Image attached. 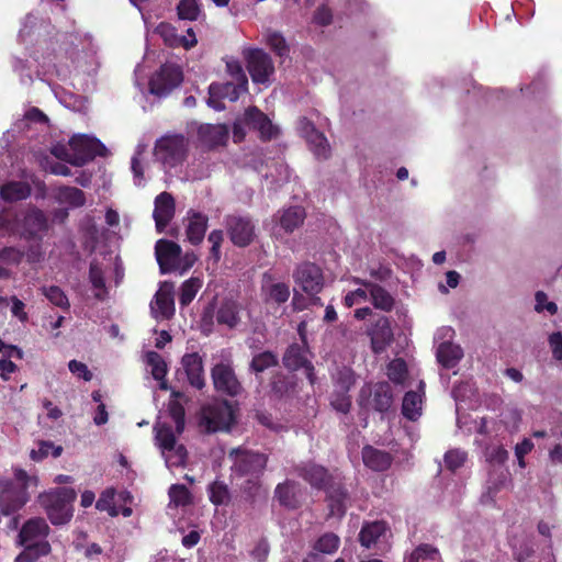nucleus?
I'll return each mask as SVG.
<instances>
[{
	"instance_id": "obj_35",
	"label": "nucleus",
	"mask_w": 562,
	"mask_h": 562,
	"mask_svg": "<svg viewBox=\"0 0 562 562\" xmlns=\"http://www.w3.org/2000/svg\"><path fill=\"white\" fill-rule=\"evenodd\" d=\"M422 395L417 392L409 391L403 398L402 413L406 418L415 420L422 415Z\"/></svg>"
},
{
	"instance_id": "obj_17",
	"label": "nucleus",
	"mask_w": 562,
	"mask_h": 562,
	"mask_svg": "<svg viewBox=\"0 0 562 562\" xmlns=\"http://www.w3.org/2000/svg\"><path fill=\"white\" fill-rule=\"evenodd\" d=\"M212 378L215 389L220 392L237 395L241 390L233 368L227 363L216 364L212 370Z\"/></svg>"
},
{
	"instance_id": "obj_52",
	"label": "nucleus",
	"mask_w": 562,
	"mask_h": 562,
	"mask_svg": "<svg viewBox=\"0 0 562 562\" xmlns=\"http://www.w3.org/2000/svg\"><path fill=\"white\" fill-rule=\"evenodd\" d=\"M162 456L165 458L166 465L169 469H172L184 464L187 451L183 446L178 445L170 450H166V453H162Z\"/></svg>"
},
{
	"instance_id": "obj_11",
	"label": "nucleus",
	"mask_w": 562,
	"mask_h": 562,
	"mask_svg": "<svg viewBox=\"0 0 562 562\" xmlns=\"http://www.w3.org/2000/svg\"><path fill=\"white\" fill-rule=\"evenodd\" d=\"M454 330L451 327H441L437 330L435 339L439 342L436 357L438 362L446 369L454 368L463 357V350L459 345L452 344Z\"/></svg>"
},
{
	"instance_id": "obj_34",
	"label": "nucleus",
	"mask_w": 562,
	"mask_h": 562,
	"mask_svg": "<svg viewBox=\"0 0 562 562\" xmlns=\"http://www.w3.org/2000/svg\"><path fill=\"white\" fill-rule=\"evenodd\" d=\"M373 406L379 412H386L393 403V393L386 382L378 383L373 390Z\"/></svg>"
},
{
	"instance_id": "obj_30",
	"label": "nucleus",
	"mask_w": 562,
	"mask_h": 562,
	"mask_svg": "<svg viewBox=\"0 0 562 562\" xmlns=\"http://www.w3.org/2000/svg\"><path fill=\"white\" fill-rule=\"evenodd\" d=\"M247 86L235 82L212 83L209 88V92H211L212 95H220L222 99L235 102L239 99L240 94L247 91Z\"/></svg>"
},
{
	"instance_id": "obj_50",
	"label": "nucleus",
	"mask_w": 562,
	"mask_h": 562,
	"mask_svg": "<svg viewBox=\"0 0 562 562\" xmlns=\"http://www.w3.org/2000/svg\"><path fill=\"white\" fill-rule=\"evenodd\" d=\"M278 363L277 356L270 351L256 355L250 362V370L255 373L263 372L266 369L274 367Z\"/></svg>"
},
{
	"instance_id": "obj_46",
	"label": "nucleus",
	"mask_w": 562,
	"mask_h": 562,
	"mask_svg": "<svg viewBox=\"0 0 562 562\" xmlns=\"http://www.w3.org/2000/svg\"><path fill=\"white\" fill-rule=\"evenodd\" d=\"M41 292L52 304L64 310L69 308L68 297L59 286H42Z\"/></svg>"
},
{
	"instance_id": "obj_24",
	"label": "nucleus",
	"mask_w": 562,
	"mask_h": 562,
	"mask_svg": "<svg viewBox=\"0 0 562 562\" xmlns=\"http://www.w3.org/2000/svg\"><path fill=\"white\" fill-rule=\"evenodd\" d=\"M283 363L290 370L304 368L310 381L314 382L313 366L306 360L305 352L301 347L290 346L283 356Z\"/></svg>"
},
{
	"instance_id": "obj_49",
	"label": "nucleus",
	"mask_w": 562,
	"mask_h": 562,
	"mask_svg": "<svg viewBox=\"0 0 562 562\" xmlns=\"http://www.w3.org/2000/svg\"><path fill=\"white\" fill-rule=\"evenodd\" d=\"M63 448L60 446H55L50 441H41L36 449L31 450L30 457L34 461H41L48 456H53L57 458L61 454Z\"/></svg>"
},
{
	"instance_id": "obj_29",
	"label": "nucleus",
	"mask_w": 562,
	"mask_h": 562,
	"mask_svg": "<svg viewBox=\"0 0 562 562\" xmlns=\"http://www.w3.org/2000/svg\"><path fill=\"white\" fill-rule=\"evenodd\" d=\"M404 562H442L439 550L428 543L416 547L412 552L405 554Z\"/></svg>"
},
{
	"instance_id": "obj_64",
	"label": "nucleus",
	"mask_w": 562,
	"mask_h": 562,
	"mask_svg": "<svg viewBox=\"0 0 562 562\" xmlns=\"http://www.w3.org/2000/svg\"><path fill=\"white\" fill-rule=\"evenodd\" d=\"M549 344L552 350L553 358L557 360H562V334H551L549 337Z\"/></svg>"
},
{
	"instance_id": "obj_21",
	"label": "nucleus",
	"mask_w": 562,
	"mask_h": 562,
	"mask_svg": "<svg viewBox=\"0 0 562 562\" xmlns=\"http://www.w3.org/2000/svg\"><path fill=\"white\" fill-rule=\"evenodd\" d=\"M261 293L266 302L281 304L289 300V285L274 282L269 274H265L261 284Z\"/></svg>"
},
{
	"instance_id": "obj_31",
	"label": "nucleus",
	"mask_w": 562,
	"mask_h": 562,
	"mask_svg": "<svg viewBox=\"0 0 562 562\" xmlns=\"http://www.w3.org/2000/svg\"><path fill=\"white\" fill-rule=\"evenodd\" d=\"M55 198L58 203L67 204L71 207H80L86 202L82 190L75 187H60L56 190Z\"/></svg>"
},
{
	"instance_id": "obj_27",
	"label": "nucleus",
	"mask_w": 562,
	"mask_h": 562,
	"mask_svg": "<svg viewBox=\"0 0 562 562\" xmlns=\"http://www.w3.org/2000/svg\"><path fill=\"white\" fill-rule=\"evenodd\" d=\"M356 282L368 288V297L371 299V302L374 305V307L383 311H390L392 308L394 303L393 297L382 286L371 282H363L360 280H357Z\"/></svg>"
},
{
	"instance_id": "obj_48",
	"label": "nucleus",
	"mask_w": 562,
	"mask_h": 562,
	"mask_svg": "<svg viewBox=\"0 0 562 562\" xmlns=\"http://www.w3.org/2000/svg\"><path fill=\"white\" fill-rule=\"evenodd\" d=\"M155 32L162 38L166 45L170 47L181 46V42L183 40L180 38V35L177 33L176 29L171 24L161 22L157 25Z\"/></svg>"
},
{
	"instance_id": "obj_10",
	"label": "nucleus",
	"mask_w": 562,
	"mask_h": 562,
	"mask_svg": "<svg viewBox=\"0 0 562 562\" xmlns=\"http://www.w3.org/2000/svg\"><path fill=\"white\" fill-rule=\"evenodd\" d=\"M68 146L72 151L71 164L82 166L95 156H105V146L97 138L88 135H75Z\"/></svg>"
},
{
	"instance_id": "obj_42",
	"label": "nucleus",
	"mask_w": 562,
	"mask_h": 562,
	"mask_svg": "<svg viewBox=\"0 0 562 562\" xmlns=\"http://www.w3.org/2000/svg\"><path fill=\"white\" fill-rule=\"evenodd\" d=\"M274 494L281 505L291 508L296 507L297 498L296 486L294 483L286 482L283 484H279L276 488Z\"/></svg>"
},
{
	"instance_id": "obj_43",
	"label": "nucleus",
	"mask_w": 562,
	"mask_h": 562,
	"mask_svg": "<svg viewBox=\"0 0 562 562\" xmlns=\"http://www.w3.org/2000/svg\"><path fill=\"white\" fill-rule=\"evenodd\" d=\"M265 43L280 57L286 56L289 46L285 38L281 33L272 30H267L263 34Z\"/></svg>"
},
{
	"instance_id": "obj_2",
	"label": "nucleus",
	"mask_w": 562,
	"mask_h": 562,
	"mask_svg": "<svg viewBox=\"0 0 562 562\" xmlns=\"http://www.w3.org/2000/svg\"><path fill=\"white\" fill-rule=\"evenodd\" d=\"M48 525L43 518L30 519L20 531L21 543L24 551L18 555L16 562H32L41 555H46L50 546L44 539L48 533Z\"/></svg>"
},
{
	"instance_id": "obj_5",
	"label": "nucleus",
	"mask_w": 562,
	"mask_h": 562,
	"mask_svg": "<svg viewBox=\"0 0 562 562\" xmlns=\"http://www.w3.org/2000/svg\"><path fill=\"white\" fill-rule=\"evenodd\" d=\"M246 126L258 131L262 139H271L279 133L278 127L273 125L268 116L256 106L248 108L243 117L235 121L233 127V137L235 142H241L244 139Z\"/></svg>"
},
{
	"instance_id": "obj_36",
	"label": "nucleus",
	"mask_w": 562,
	"mask_h": 562,
	"mask_svg": "<svg viewBox=\"0 0 562 562\" xmlns=\"http://www.w3.org/2000/svg\"><path fill=\"white\" fill-rule=\"evenodd\" d=\"M216 321L229 328L235 327L239 322L237 303L234 301L223 302L216 313Z\"/></svg>"
},
{
	"instance_id": "obj_58",
	"label": "nucleus",
	"mask_w": 562,
	"mask_h": 562,
	"mask_svg": "<svg viewBox=\"0 0 562 562\" xmlns=\"http://www.w3.org/2000/svg\"><path fill=\"white\" fill-rule=\"evenodd\" d=\"M24 257V250L18 247H4L0 250V260L7 265L16 266Z\"/></svg>"
},
{
	"instance_id": "obj_8",
	"label": "nucleus",
	"mask_w": 562,
	"mask_h": 562,
	"mask_svg": "<svg viewBox=\"0 0 562 562\" xmlns=\"http://www.w3.org/2000/svg\"><path fill=\"white\" fill-rule=\"evenodd\" d=\"M234 418L233 407L226 401H216L202 408L200 426L207 432L228 430Z\"/></svg>"
},
{
	"instance_id": "obj_12",
	"label": "nucleus",
	"mask_w": 562,
	"mask_h": 562,
	"mask_svg": "<svg viewBox=\"0 0 562 562\" xmlns=\"http://www.w3.org/2000/svg\"><path fill=\"white\" fill-rule=\"evenodd\" d=\"M182 71L179 66L175 64H165L151 77L149 81L150 93L165 97L177 88L182 81Z\"/></svg>"
},
{
	"instance_id": "obj_39",
	"label": "nucleus",
	"mask_w": 562,
	"mask_h": 562,
	"mask_svg": "<svg viewBox=\"0 0 562 562\" xmlns=\"http://www.w3.org/2000/svg\"><path fill=\"white\" fill-rule=\"evenodd\" d=\"M46 217L40 210H31L24 216V231L29 235H36L46 228Z\"/></svg>"
},
{
	"instance_id": "obj_6",
	"label": "nucleus",
	"mask_w": 562,
	"mask_h": 562,
	"mask_svg": "<svg viewBox=\"0 0 562 562\" xmlns=\"http://www.w3.org/2000/svg\"><path fill=\"white\" fill-rule=\"evenodd\" d=\"M228 458L232 461V473L238 477L257 479L266 468L267 457L259 452L243 448L232 449Z\"/></svg>"
},
{
	"instance_id": "obj_22",
	"label": "nucleus",
	"mask_w": 562,
	"mask_h": 562,
	"mask_svg": "<svg viewBox=\"0 0 562 562\" xmlns=\"http://www.w3.org/2000/svg\"><path fill=\"white\" fill-rule=\"evenodd\" d=\"M109 268V263L93 259L89 268V281L94 293V297L103 301L108 296L104 273Z\"/></svg>"
},
{
	"instance_id": "obj_38",
	"label": "nucleus",
	"mask_w": 562,
	"mask_h": 562,
	"mask_svg": "<svg viewBox=\"0 0 562 562\" xmlns=\"http://www.w3.org/2000/svg\"><path fill=\"white\" fill-rule=\"evenodd\" d=\"M148 366L151 368L154 379L160 381V389L167 390V383L164 380L167 373V366L161 356L155 351H149L146 355Z\"/></svg>"
},
{
	"instance_id": "obj_26",
	"label": "nucleus",
	"mask_w": 562,
	"mask_h": 562,
	"mask_svg": "<svg viewBox=\"0 0 562 562\" xmlns=\"http://www.w3.org/2000/svg\"><path fill=\"white\" fill-rule=\"evenodd\" d=\"M362 460L368 468L374 471H384L392 462V458L387 452L375 449L371 446L363 448Z\"/></svg>"
},
{
	"instance_id": "obj_44",
	"label": "nucleus",
	"mask_w": 562,
	"mask_h": 562,
	"mask_svg": "<svg viewBox=\"0 0 562 562\" xmlns=\"http://www.w3.org/2000/svg\"><path fill=\"white\" fill-rule=\"evenodd\" d=\"M203 281L200 278L192 277L181 285L179 302L182 306L189 305L201 289Z\"/></svg>"
},
{
	"instance_id": "obj_9",
	"label": "nucleus",
	"mask_w": 562,
	"mask_h": 562,
	"mask_svg": "<svg viewBox=\"0 0 562 562\" xmlns=\"http://www.w3.org/2000/svg\"><path fill=\"white\" fill-rule=\"evenodd\" d=\"M187 153V140L182 135H168L161 137L155 146L157 160L168 167L180 164Z\"/></svg>"
},
{
	"instance_id": "obj_62",
	"label": "nucleus",
	"mask_w": 562,
	"mask_h": 562,
	"mask_svg": "<svg viewBox=\"0 0 562 562\" xmlns=\"http://www.w3.org/2000/svg\"><path fill=\"white\" fill-rule=\"evenodd\" d=\"M69 371L77 375L78 378L83 379L85 381H90L92 379V373L89 371L87 364L83 362L71 360L68 363Z\"/></svg>"
},
{
	"instance_id": "obj_56",
	"label": "nucleus",
	"mask_w": 562,
	"mask_h": 562,
	"mask_svg": "<svg viewBox=\"0 0 562 562\" xmlns=\"http://www.w3.org/2000/svg\"><path fill=\"white\" fill-rule=\"evenodd\" d=\"M168 409L172 420L175 422L177 432L181 434L184 429L183 406L177 400H172L169 403Z\"/></svg>"
},
{
	"instance_id": "obj_57",
	"label": "nucleus",
	"mask_w": 562,
	"mask_h": 562,
	"mask_svg": "<svg viewBox=\"0 0 562 562\" xmlns=\"http://www.w3.org/2000/svg\"><path fill=\"white\" fill-rule=\"evenodd\" d=\"M467 452L460 449L449 450L445 454L446 467L451 471H456L459 468H461L464 464Z\"/></svg>"
},
{
	"instance_id": "obj_3",
	"label": "nucleus",
	"mask_w": 562,
	"mask_h": 562,
	"mask_svg": "<svg viewBox=\"0 0 562 562\" xmlns=\"http://www.w3.org/2000/svg\"><path fill=\"white\" fill-rule=\"evenodd\" d=\"M302 476L316 488L326 487L328 507L331 516L341 517L346 510L347 494L340 483L327 485V472L321 465L311 464L302 470Z\"/></svg>"
},
{
	"instance_id": "obj_20",
	"label": "nucleus",
	"mask_w": 562,
	"mask_h": 562,
	"mask_svg": "<svg viewBox=\"0 0 562 562\" xmlns=\"http://www.w3.org/2000/svg\"><path fill=\"white\" fill-rule=\"evenodd\" d=\"M369 336L371 337L373 351L375 353L384 351L393 340V331L390 321L386 317L379 318L369 330Z\"/></svg>"
},
{
	"instance_id": "obj_16",
	"label": "nucleus",
	"mask_w": 562,
	"mask_h": 562,
	"mask_svg": "<svg viewBox=\"0 0 562 562\" xmlns=\"http://www.w3.org/2000/svg\"><path fill=\"white\" fill-rule=\"evenodd\" d=\"M151 314L155 318L168 319L175 314L173 284L164 282L150 303Z\"/></svg>"
},
{
	"instance_id": "obj_41",
	"label": "nucleus",
	"mask_w": 562,
	"mask_h": 562,
	"mask_svg": "<svg viewBox=\"0 0 562 562\" xmlns=\"http://www.w3.org/2000/svg\"><path fill=\"white\" fill-rule=\"evenodd\" d=\"M180 20L196 21L202 14L200 0H181L177 5Z\"/></svg>"
},
{
	"instance_id": "obj_47",
	"label": "nucleus",
	"mask_w": 562,
	"mask_h": 562,
	"mask_svg": "<svg viewBox=\"0 0 562 562\" xmlns=\"http://www.w3.org/2000/svg\"><path fill=\"white\" fill-rule=\"evenodd\" d=\"M339 544V537L333 532H327L316 540L314 549L321 553L333 554L338 550Z\"/></svg>"
},
{
	"instance_id": "obj_15",
	"label": "nucleus",
	"mask_w": 562,
	"mask_h": 562,
	"mask_svg": "<svg viewBox=\"0 0 562 562\" xmlns=\"http://www.w3.org/2000/svg\"><path fill=\"white\" fill-rule=\"evenodd\" d=\"M297 130L318 158H327L329 156L330 148L327 138L314 127L310 120L306 117L300 119Z\"/></svg>"
},
{
	"instance_id": "obj_60",
	"label": "nucleus",
	"mask_w": 562,
	"mask_h": 562,
	"mask_svg": "<svg viewBox=\"0 0 562 562\" xmlns=\"http://www.w3.org/2000/svg\"><path fill=\"white\" fill-rule=\"evenodd\" d=\"M209 241L212 244L211 247V258L214 263H217L221 258V245L223 241V232L222 231H213L209 235Z\"/></svg>"
},
{
	"instance_id": "obj_1",
	"label": "nucleus",
	"mask_w": 562,
	"mask_h": 562,
	"mask_svg": "<svg viewBox=\"0 0 562 562\" xmlns=\"http://www.w3.org/2000/svg\"><path fill=\"white\" fill-rule=\"evenodd\" d=\"M13 474V480L0 477V506L5 515L23 507L29 501L27 488L37 486V479L24 470L15 468Z\"/></svg>"
},
{
	"instance_id": "obj_23",
	"label": "nucleus",
	"mask_w": 562,
	"mask_h": 562,
	"mask_svg": "<svg viewBox=\"0 0 562 562\" xmlns=\"http://www.w3.org/2000/svg\"><path fill=\"white\" fill-rule=\"evenodd\" d=\"M181 364L186 371L189 383L201 390L205 384L201 357L195 352L187 353L182 357Z\"/></svg>"
},
{
	"instance_id": "obj_55",
	"label": "nucleus",
	"mask_w": 562,
	"mask_h": 562,
	"mask_svg": "<svg viewBox=\"0 0 562 562\" xmlns=\"http://www.w3.org/2000/svg\"><path fill=\"white\" fill-rule=\"evenodd\" d=\"M169 497L176 506H186L190 503V492L184 485H172L169 488Z\"/></svg>"
},
{
	"instance_id": "obj_32",
	"label": "nucleus",
	"mask_w": 562,
	"mask_h": 562,
	"mask_svg": "<svg viewBox=\"0 0 562 562\" xmlns=\"http://www.w3.org/2000/svg\"><path fill=\"white\" fill-rule=\"evenodd\" d=\"M227 128L225 125H202L199 130V135L209 146H216L222 144L227 138Z\"/></svg>"
},
{
	"instance_id": "obj_33",
	"label": "nucleus",
	"mask_w": 562,
	"mask_h": 562,
	"mask_svg": "<svg viewBox=\"0 0 562 562\" xmlns=\"http://www.w3.org/2000/svg\"><path fill=\"white\" fill-rule=\"evenodd\" d=\"M386 525L383 521H373L364 525L360 531L361 544L366 548H370L386 532Z\"/></svg>"
},
{
	"instance_id": "obj_14",
	"label": "nucleus",
	"mask_w": 562,
	"mask_h": 562,
	"mask_svg": "<svg viewBox=\"0 0 562 562\" xmlns=\"http://www.w3.org/2000/svg\"><path fill=\"white\" fill-rule=\"evenodd\" d=\"M155 255L161 273L179 270L181 267V247L170 240L159 239L155 246Z\"/></svg>"
},
{
	"instance_id": "obj_45",
	"label": "nucleus",
	"mask_w": 562,
	"mask_h": 562,
	"mask_svg": "<svg viewBox=\"0 0 562 562\" xmlns=\"http://www.w3.org/2000/svg\"><path fill=\"white\" fill-rule=\"evenodd\" d=\"M95 507L101 512H108L112 517L120 515L116 506V492L113 488L103 491L97 501Z\"/></svg>"
},
{
	"instance_id": "obj_53",
	"label": "nucleus",
	"mask_w": 562,
	"mask_h": 562,
	"mask_svg": "<svg viewBox=\"0 0 562 562\" xmlns=\"http://www.w3.org/2000/svg\"><path fill=\"white\" fill-rule=\"evenodd\" d=\"M226 71L233 79L232 82L248 87V79L239 60L234 58L226 59Z\"/></svg>"
},
{
	"instance_id": "obj_4",
	"label": "nucleus",
	"mask_w": 562,
	"mask_h": 562,
	"mask_svg": "<svg viewBox=\"0 0 562 562\" xmlns=\"http://www.w3.org/2000/svg\"><path fill=\"white\" fill-rule=\"evenodd\" d=\"M76 492L70 487H60L40 496L42 506L54 525L66 524L72 517V502Z\"/></svg>"
},
{
	"instance_id": "obj_13",
	"label": "nucleus",
	"mask_w": 562,
	"mask_h": 562,
	"mask_svg": "<svg viewBox=\"0 0 562 562\" xmlns=\"http://www.w3.org/2000/svg\"><path fill=\"white\" fill-rule=\"evenodd\" d=\"M293 278L296 285L310 295L318 293L324 284L321 268L311 262H304L297 266Z\"/></svg>"
},
{
	"instance_id": "obj_25",
	"label": "nucleus",
	"mask_w": 562,
	"mask_h": 562,
	"mask_svg": "<svg viewBox=\"0 0 562 562\" xmlns=\"http://www.w3.org/2000/svg\"><path fill=\"white\" fill-rule=\"evenodd\" d=\"M207 217L202 213L190 211L188 213L187 237L193 245L200 244L205 235Z\"/></svg>"
},
{
	"instance_id": "obj_28",
	"label": "nucleus",
	"mask_w": 562,
	"mask_h": 562,
	"mask_svg": "<svg viewBox=\"0 0 562 562\" xmlns=\"http://www.w3.org/2000/svg\"><path fill=\"white\" fill-rule=\"evenodd\" d=\"M304 220V209L301 206H292L282 211L279 217V224L285 233H292L303 224Z\"/></svg>"
},
{
	"instance_id": "obj_61",
	"label": "nucleus",
	"mask_w": 562,
	"mask_h": 562,
	"mask_svg": "<svg viewBox=\"0 0 562 562\" xmlns=\"http://www.w3.org/2000/svg\"><path fill=\"white\" fill-rule=\"evenodd\" d=\"M368 288L364 286V289H357L352 292H349L345 296V305L347 307H351L356 304H360L368 301Z\"/></svg>"
},
{
	"instance_id": "obj_18",
	"label": "nucleus",
	"mask_w": 562,
	"mask_h": 562,
	"mask_svg": "<svg viewBox=\"0 0 562 562\" xmlns=\"http://www.w3.org/2000/svg\"><path fill=\"white\" fill-rule=\"evenodd\" d=\"M153 217L158 233H162L175 216V199L168 192L158 194L155 199Z\"/></svg>"
},
{
	"instance_id": "obj_51",
	"label": "nucleus",
	"mask_w": 562,
	"mask_h": 562,
	"mask_svg": "<svg viewBox=\"0 0 562 562\" xmlns=\"http://www.w3.org/2000/svg\"><path fill=\"white\" fill-rule=\"evenodd\" d=\"M407 374V367L404 360L394 359L387 366V376L389 379L397 384H402Z\"/></svg>"
},
{
	"instance_id": "obj_7",
	"label": "nucleus",
	"mask_w": 562,
	"mask_h": 562,
	"mask_svg": "<svg viewBox=\"0 0 562 562\" xmlns=\"http://www.w3.org/2000/svg\"><path fill=\"white\" fill-rule=\"evenodd\" d=\"M243 57L252 82L270 86L274 75V65L270 55L260 48H245Z\"/></svg>"
},
{
	"instance_id": "obj_19",
	"label": "nucleus",
	"mask_w": 562,
	"mask_h": 562,
	"mask_svg": "<svg viewBox=\"0 0 562 562\" xmlns=\"http://www.w3.org/2000/svg\"><path fill=\"white\" fill-rule=\"evenodd\" d=\"M227 228L232 241L237 246H246L254 238V225L247 218L232 216L227 220Z\"/></svg>"
},
{
	"instance_id": "obj_40",
	"label": "nucleus",
	"mask_w": 562,
	"mask_h": 562,
	"mask_svg": "<svg viewBox=\"0 0 562 562\" xmlns=\"http://www.w3.org/2000/svg\"><path fill=\"white\" fill-rule=\"evenodd\" d=\"M30 193L31 188L24 182H10L0 190L2 199L10 202L26 199Z\"/></svg>"
},
{
	"instance_id": "obj_54",
	"label": "nucleus",
	"mask_w": 562,
	"mask_h": 562,
	"mask_svg": "<svg viewBox=\"0 0 562 562\" xmlns=\"http://www.w3.org/2000/svg\"><path fill=\"white\" fill-rule=\"evenodd\" d=\"M210 499L215 505L225 504L228 501L229 494L227 486L222 482H213L210 487Z\"/></svg>"
},
{
	"instance_id": "obj_63",
	"label": "nucleus",
	"mask_w": 562,
	"mask_h": 562,
	"mask_svg": "<svg viewBox=\"0 0 562 562\" xmlns=\"http://www.w3.org/2000/svg\"><path fill=\"white\" fill-rule=\"evenodd\" d=\"M536 311H548L551 315H553L558 312V306L553 302H548L547 295L543 292H537Z\"/></svg>"
},
{
	"instance_id": "obj_59",
	"label": "nucleus",
	"mask_w": 562,
	"mask_h": 562,
	"mask_svg": "<svg viewBox=\"0 0 562 562\" xmlns=\"http://www.w3.org/2000/svg\"><path fill=\"white\" fill-rule=\"evenodd\" d=\"M484 457L490 463H504L508 458V452L502 446L486 447Z\"/></svg>"
},
{
	"instance_id": "obj_37",
	"label": "nucleus",
	"mask_w": 562,
	"mask_h": 562,
	"mask_svg": "<svg viewBox=\"0 0 562 562\" xmlns=\"http://www.w3.org/2000/svg\"><path fill=\"white\" fill-rule=\"evenodd\" d=\"M155 440L157 446L160 448L161 453H166V450H170L178 446L176 442V436L170 426L166 424L157 423L154 427Z\"/></svg>"
}]
</instances>
